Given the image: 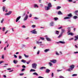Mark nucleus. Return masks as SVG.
<instances>
[{
	"label": "nucleus",
	"instance_id": "79ce46f5",
	"mask_svg": "<svg viewBox=\"0 0 78 78\" xmlns=\"http://www.w3.org/2000/svg\"><path fill=\"white\" fill-rule=\"evenodd\" d=\"M56 55L58 56L59 55V53H58V52H56Z\"/></svg>",
	"mask_w": 78,
	"mask_h": 78
},
{
	"label": "nucleus",
	"instance_id": "69168bd1",
	"mask_svg": "<svg viewBox=\"0 0 78 78\" xmlns=\"http://www.w3.org/2000/svg\"><path fill=\"white\" fill-rule=\"evenodd\" d=\"M34 19H38V18L37 17H35Z\"/></svg>",
	"mask_w": 78,
	"mask_h": 78
},
{
	"label": "nucleus",
	"instance_id": "423d86ee",
	"mask_svg": "<svg viewBox=\"0 0 78 78\" xmlns=\"http://www.w3.org/2000/svg\"><path fill=\"white\" fill-rule=\"evenodd\" d=\"M36 29H34L32 31V34H37V31H35Z\"/></svg>",
	"mask_w": 78,
	"mask_h": 78
},
{
	"label": "nucleus",
	"instance_id": "dca6fc26",
	"mask_svg": "<svg viewBox=\"0 0 78 78\" xmlns=\"http://www.w3.org/2000/svg\"><path fill=\"white\" fill-rule=\"evenodd\" d=\"M5 9H6V7L5 6H3L2 8V9L4 12L5 11Z\"/></svg>",
	"mask_w": 78,
	"mask_h": 78
},
{
	"label": "nucleus",
	"instance_id": "39448f33",
	"mask_svg": "<svg viewBox=\"0 0 78 78\" xmlns=\"http://www.w3.org/2000/svg\"><path fill=\"white\" fill-rule=\"evenodd\" d=\"M12 13V12L9 11L8 13H7L5 14V16H8L9 15H10Z\"/></svg>",
	"mask_w": 78,
	"mask_h": 78
},
{
	"label": "nucleus",
	"instance_id": "58836bf2",
	"mask_svg": "<svg viewBox=\"0 0 78 78\" xmlns=\"http://www.w3.org/2000/svg\"><path fill=\"white\" fill-rule=\"evenodd\" d=\"M23 75H24V73H21V74H20V76H22Z\"/></svg>",
	"mask_w": 78,
	"mask_h": 78
},
{
	"label": "nucleus",
	"instance_id": "49530a36",
	"mask_svg": "<svg viewBox=\"0 0 78 78\" xmlns=\"http://www.w3.org/2000/svg\"><path fill=\"white\" fill-rule=\"evenodd\" d=\"M32 27H33V28H34L35 27H36V26L35 25H33L32 26Z\"/></svg>",
	"mask_w": 78,
	"mask_h": 78
},
{
	"label": "nucleus",
	"instance_id": "393cba45",
	"mask_svg": "<svg viewBox=\"0 0 78 78\" xmlns=\"http://www.w3.org/2000/svg\"><path fill=\"white\" fill-rule=\"evenodd\" d=\"M60 8H61V7L59 6H58L57 7V9H60Z\"/></svg>",
	"mask_w": 78,
	"mask_h": 78
},
{
	"label": "nucleus",
	"instance_id": "cd10ccee",
	"mask_svg": "<svg viewBox=\"0 0 78 78\" xmlns=\"http://www.w3.org/2000/svg\"><path fill=\"white\" fill-rule=\"evenodd\" d=\"M70 17H65L64 18V20H65V19H70Z\"/></svg>",
	"mask_w": 78,
	"mask_h": 78
},
{
	"label": "nucleus",
	"instance_id": "5701e85b",
	"mask_svg": "<svg viewBox=\"0 0 78 78\" xmlns=\"http://www.w3.org/2000/svg\"><path fill=\"white\" fill-rule=\"evenodd\" d=\"M33 74H34V75H36L37 76L38 75V74L36 73H33Z\"/></svg>",
	"mask_w": 78,
	"mask_h": 78
},
{
	"label": "nucleus",
	"instance_id": "412c9836",
	"mask_svg": "<svg viewBox=\"0 0 78 78\" xmlns=\"http://www.w3.org/2000/svg\"><path fill=\"white\" fill-rule=\"evenodd\" d=\"M39 8V6H37V4H34V8Z\"/></svg>",
	"mask_w": 78,
	"mask_h": 78
},
{
	"label": "nucleus",
	"instance_id": "473e14b6",
	"mask_svg": "<svg viewBox=\"0 0 78 78\" xmlns=\"http://www.w3.org/2000/svg\"><path fill=\"white\" fill-rule=\"evenodd\" d=\"M49 66H53V64H52V63L51 62H49Z\"/></svg>",
	"mask_w": 78,
	"mask_h": 78
},
{
	"label": "nucleus",
	"instance_id": "4d7b16f0",
	"mask_svg": "<svg viewBox=\"0 0 78 78\" xmlns=\"http://www.w3.org/2000/svg\"><path fill=\"white\" fill-rule=\"evenodd\" d=\"M31 16H32V15L31 14H30V15H29V17H31Z\"/></svg>",
	"mask_w": 78,
	"mask_h": 78
},
{
	"label": "nucleus",
	"instance_id": "0e129e2a",
	"mask_svg": "<svg viewBox=\"0 0 78 78\" xmlns=\"http://www.w3.org/2000/svg\"><path fill=\"white\" fill-rule=\"evenodd\" d=\"M4 78H6V76L5 75H4V76H3Z\"/></svg>",
	"mask_w": 78,
	"mask_h": 78
},
{
	"label": "nucleus",
	"instance_id": "603ef678",
	"mask_svg": "<svg viewBox=\"0 0 78 78\" xmlns=\"http://www.w3.org/2000/svg\"><path fill=\"white\" fill-rule=\"evenodd\" d=\"M54 74H53V73H52V75H51V76L52 77H53V75H54Z\"/></svg>",
	"mask_w": 78,
	"mask_h": 78
},
{
	"label": "nucleus",
	"instance_id": "052dcab7",
	"mask_svg": "<svg viewBox=\"0 0 78 78\" xmlns=\"http://www.w3.org/2000/svg\"><path fill=\"white\" fill-rule=\"evenodd\" d=\"M61 71V70H57V71L58 72H60Z\"/></svg>",
	"mask_w": 78,
	"mask_h": 78
},
{
	"label": "nucleus",
	"instance_id": "de8ad7c7",
	"mask_svg": "<svg viewBox=\"0 0 78 78\" xmlns=\"http://www.w3.org/2000/svg\"><path fill=\"white\" fill-rule=\"evenodd\" d=\"M23 68H26V66L25 65L23 66Z\"/></svg>",
	"mask_w": 78,
	"mask_h": 78
},
{
	"label": "nucleus",
	"instance_id": "37998d69",
	"mask_svg": "<svg viewBox=\"0 0 78 78\" xmlns=\"http://www.w3.org/2000/svg\"><path fill=\"white\" fill-rule=\"evenodd\" d=\"M4 21V19H3L1 21V23H2L3 22V21Z\"/></svg>",
	"mask_w": 78,
	"mask_h": 78
},
{
	"label": "nucleus",
	"instance_id": "a19ab883",
	"mask_svg": "<svg viewBox=\"0 0 78 78\" xmlns=\"http://www.w3.org/2000/svg\"><path fill=\"white\" fill-rule=\"evenodd\" d=\"M39 53H40V51H38L37 53V55H39Z\"/></svg>",
	"mask_w": 78,
	"mask_h": 78
},
{
	"label": "nucleus",
	"instance_id": "f8f14e48",
	"mask_svg": "<svg viewBox=\"0 0 78 78\" xmlns=\"http://www.w3.org/2000/svg\"><path fill=\"white\" fill-rule=\"evenodd\" d=\"M68 17H72V13H69L67 15Z\"/></svg>",
	"mask_w": 78,
	"mask_h": 78
},
{
	"label": "nucleus",
	"instance_id": "6ab92c4d",
	"mask_svg": "<svg viewBox=\"0 0 78 78\" xmlns=\"http://www.w3.org/2000/svg\"><path fill=\"white\" fill-rule=\"evenodd\" d=\"M68 35H71V36H73V33H70L68 34Z\"/></svg>",
	"mask_w": 78,
	"mask_h": 78
},
{
	"label": "nucleus",
	"instance_id": "4c0bfd02",
	"mask_svg": "<svg viewBox=\"0 0 78 78\" xmlns=\"http://www.w3.org/2000/svg\"><path fill=\"white\" fill-rule=\"evenodd\" d=\"M5 27H4L2 28V31H5Z\"/></svg>",
	"mask_w": 78,
	"mask_h": 78
},
{
	"label": "nucleus",
	"instance_id": "4be33fe9",
	"mask_svg": "<svg viewBox=\"0 0 78 78\" xmlns=\"http://www.w3.org/2000/svg\"><path fill=\"white\" fill-rule=\"evenodd\" d=\"M36 70L35 69H31V70H30V72H35Z\"/></svg>",
	"mask_w": 78,
	"mask_h": 78
},
{
	"label": "nucleus",
	"instance_id": "bb28decb",
	"mask_svg": "<svg viewBox=\"0 0 78 78\" xmlns=\"http://www.w3.org/2000/svg\"><path fill=\"white\" fill-rule=\"evenodd\" d=\"M59 42L60 43V44H65V42L64 41H59Z\"/></svg>",
	"mask_w": 78,
	"mask_h": 78
},
{
	"label": "nucleus",
	"instance_id": "864d4df0",
	"mask_svg": "<svg viewBox=\"0 0 78 78\" xmlns=\"http://www.w3.org/2000/svg\"><path fill=\"white\" fill-rule=\"evenodd\" d=\"M40 7H42L43 6V5L42 4H40Z\"/></svg>",
	"mask_w": 78,
	"mask_h": 78
},
{
	"label": "nucleus",
	"instance_id": "9d476101",
	"mask_svg": "<svg viewBox=\"0 0 78 78\" xmlns=\"http://www.w3.org/2000/svg\"><path fill=\"white\" fill-rule=\"evenodd\" d=\"M46 39L48 41H51L50 38L48 37H46Z\"/></svg>",
	"mask_w": 78,
	"mask_h": 78
},
{
	"label": "nucleus",
	"instance_id": "e2e57ef3",
	"mask_svg": "<svg viewBox=\"0 0 78 78\" xmlns=\"http://www.w3.org/2000/svg\"><path fill=\"white\" fill-rule=\"evenodd\" d=\"M69 2H72V0H69Z\"/></svg>",
	"mask_w": 78,
	"mask_h": 78
},
{
	"label": "nucleus",
	"instance_id": "774afa93",
	"mask_svg": "<svg viewBox=\"0 0 78 78\" xmlns=\"http://www.w3.org/2000/svg\"><path fill=\"white\" fill-rule=\"evenodd\" d=\"M25 14H26V13H24L23 16H25Z\"/></svg>",
	"mask_w": 78,
	"mask_h": 78
},
{
	"label": "nucleus",
	"instance_id": "0eeeda50",
	"mask_svg": "<svg viewBox=\"0 0 78 78\" xmlns=\"http://www.w3.org/2000/svg\"><path fill=\"white\" fill-rule=\"evenodd\" d=\"M28 18V16L27 15H26V16L25 17L24 19V20L25 21V20H27V19Z\"/></svg>",
	"mask_w": 78,
	"mask_h": 78
},
{
	"label": "nucleus",
	"instance_id": "09e8293b",
	"mask_svg": "<svg viewBox=\"0 0 78 78\" xmlns=\"http://www.w3.org/2000/svg\"><path fill=\"white\" fill-rule=\"evenodd\" d=\"M25 68H23L22 70H21V71H22V72H23V71H24V70H25Z\"/></svg>",
	"mask_w": 78,
	"mask_h": 78
},
{
	"label": "nucleus",
	"instance_id": "2eb2a0df",
	"mask_svg": "<svg viewBox=\"0 0 78 78\" xmlns=\"http://www.w3.org/2000/svg\"><path fill=\"white\" fill-rule=\"evenodd\" d=\"M58 15H60L61 14H62V13L61 12V11H59L58 12Z\"/></svg>",
	"mask_w": 78,
	"mask_h": 78
},
{
	"label": "nucleus",
	"instance_id": "7ed1b4c3",
	"mask_svg": "<svg viewBox=\"0 0 78 78\" xmlns=\"http://www.w3.org/2000/svg\"><path fill=\"white\" fill-rule=\"evenodd\" d=\"M32 68L35 69H36V66H37V64L36 63H33L32 64Z\"/></svg>",
	"mask_w": 78,
	"mask_h": 78
},
{
	"label": "nucleus",
	"instance_id": "4468645a",
	"mask_svg": "<svg viewBox=\"0 0 78 78\" xmlns=\"http://www.w3.org/2000/svg\"><path fill=\"white\" fill-rule=\"evenodd\" d=\"M13 63H14V64H17V61L16 60H13Z\"/></svg>",
	"mask_w": 78,
	"mask_h": 78
},
{
	"label": "nucleus",
	"instance_id": "5fc2aeb1",
	"mask_svg": "<svg viewBox=\"0 0 78 78\" xmlns=\"http://www.w3.org/2000/svg\"><path fill=\"white\" fill-rule=\"evenodd\" d=\"M62 28V27H58V29H61V28Z\"/></svg>",
	"mask_w": 78,
	"mask_h": 78
},
{
	"label": "nucleus",
	"instance_id": "f03ea898",
	"mask_svg": "<svg viewBox=\"0 0 78 78\" xmlns=\"http://www.w3.org/2000/svg\"><path fill=\"white\" fill-rule=\"evenodd\" d=\"M52 6L51 3H49L48 4V6L47 7V9H46V10H48L50 9V8H51Z\"/></svg>",
	"mask_w": 78,
	"mask_h": 78
},
{
	"label": "nucleus",
	"instance_id": "8fccbe9b",
	"mask_svg": "<svg viewBox=\"0 0 78 78\" xmlns=\"http://www.w3.org/2000/svg\"><path fill=\"white\" fill-rule=\"evenodd\" d=\"M38 78H44L42 77H41V76H39L38 77Z\"/></svg>",
	"mask_w": 78,
	"mask_h": 78
},
{
	"label": "nucleus",
	"instance_id": "9b49d317",
	"mask_svg": "<svg viewBox=\"0 0 78 78\" xmlns=\"http://www.w3.org/2000/svg\"><path fill=\"white\" fill-rule=\"evenodd\" d=\"M50 72V70H49L48 69H47L46 70V73H48Z\"/></svg>",
	"mask_w": 78,
	"mask_h": 78
},
{
	"label": "nucleus",
	"instance_id": "c756f323",
	"mask_svg": "<svg viewBox=\"0 0 78 78\" xmlns=\"http://www.w3.org/2000/svg\"><path fill=\"white\" fill-rule=\"evenodd\" d=\"M62 34H61L58 37V38H60V37L62 36Z\"/></svg>",
	"mask_w": 78,
	"mask_h": 78
},
{
	"label": "nucleus",
	"instance_id": "ddd939ff",
	"mask_svg": "<svg viewBox=\"0 0 78 78\" xmlns=\"http://www.w3.org/2000/svg\"><path fill=\"white\" fill-rule=\"evenodd\" d=\"M64 32H65V30L63 29H62V32L61 34H63V33H64Z\"/></svg>",
	"mask_w": 78,
	"mask_h": 78
},
{
	"label": "nucleus",
	"instance_id": "7c9ffc66",
	"mask_svg": "<svg viewBox=\"0 0 78 78\" xmlns=\"http://www.w3.org/2000/svg\"><path fill=\"white\" fill-rule=\"evenodd\" d=\"M51 26H53V22H52L50 23Z\"/></svg>",
	"mask_w": 78,
	"mask_h": 78
},
{
	"label": "nucleus",
	"instance_id": "a18cd8bd",
	"mask_svg": "<svg viewBox=\"0 0 78 78\" xmlns=\"http://www.w3.org/2000/svg\"><path fill=\"white\" fill-rule=\"evenodd\" d=\"M60 78H64V77L62 76H59Z\"/></svg>",
	"mask_w": 78,
	"mask_h": 78
},
{
	"label": "nucleus",
	"instance_id": "3c124183",
	"mask_svg": "<svg viewBox=\"0 0 78 78\" xmlns=\"http://www.w3.org/2000/svg\"><path fill=\"white\" fill-rule=\"evenodd\" d=\"M2 58L4 59V55H2Z\"/></svg>",
	"mask_w": 78,
	"mask_h": 78
},
{
	"label": "nucleus",
	"instance_id": "1a4fd4ad",
	"mask_svg": "<svg viewBox=\"0 0 78 78\" xmlns=\"http://www.w3.org/2000/svg\"><path fill=\"white\" fill-rule=\"evenodd\" d=\"M37 44H40V45H41V44L42 43V41L39 42L37 41H36Z\"/></svg>",
	"mask_w": 78,
	"mask_h": 78
},
{
	"label": "nucleus",
	"instance_id": "bf43d9fd",
	"mask_svg": "<svg viewBox=\"0 0 78 78\" xmlns=\"http://www.w3.org/2000/svg\"><path fill=\"white\" fill-rule=\"evenodd\" d=\"M22 58V56H19V59H21Z\"/></svg>",
	"mask_w": 78,
	"mask_h": 78
},
{
	"label": "nucleus",
	"instance_id": "c9c22d12",
	"mask_svg": "<svg viewBox=\"0 0 78 78\" xmlns=\"http://www.w3.org/2000/svg\"><path fill=\"white\" fill-rule=\"evenodd\" d=\"M40 39H41V40H44V38L42 37H40Z\"/></svg>",
	"mask_w": 78,
	"mask_h": 78
},
{
	"label": "nucleus",
	"instance_id": "a211bd4d",
	"mask_svg": "<svg viewBox=\"0 0 78 78\" xmlns=\"http://www.w3.org/2000/svg\"><path fill=\"white\" fill-rule=\"evenodd\" d=\"M49 50H50L49 49H45L44 50V52H45V53H46V52H47V51H49Z\"/></svg>",
	"mask_w": 78,
	"mask_h": 78
},
{
	"label": "nucleus",
	"instance_id": "c03bdc74",
	"mask_svg": "<svg viewBox=\"0 0 78 78\" xmlns=\"http://www.w3.org/2000/svg\"><path fill=\"white\" fill-rule=\"evenodd\" d=\"M4 62V61H0V64H2V63H3Z\"/></svg>",
	"mask_w": 78,
	"mask_h": 78
},
{
	"label": "nucleus",
	"instance_id": "ea45409f",
	"mask_svg": "<svg viewBox=\"0 0 78 78\" xmlns=\"http://www.w3.org/2000/svg\"><path fill=\"white\" fill-rule=\"evenodd\" d=\"M14 58H17V56L16 55H14Z\"/></svg>",
	"mask_w": 78,
	"mask_h": 78
},
{
	"label": "nucleus",
	"instance_id": "a878e982",
	"mask_svg": "<svg viewBox=\"0 0 78 78\" xmlns=\"http://www.w3.org/2000/svg\"><path fill=\"white\" fill-rule=\"evenodd\" d=\"M21 61V62H23L24 63H25V62H26V61L24 60H22Z\"/></svg>",
	"mask_w": 78,
	"mask_h": 78
},
{
	"label": "nucleus",
	"instance_id": "13d9d810",
	"mask_svg": "<svg viewBox=\"0 0 78 78\" xmlns=\"http://www.w3.org/2000/svg\"><path fill=\"white\" fill-rule=\"evenodd\" d=\"M13 71H14V70H13V69H12L11 71H9V72H13Z\"/></svg>",
	"mask_w": 78,
	"mask_h": 78
},
{
	"label": "nucleus",
	"instance_id": "6e6d98bb",
	"mask_svg": "<svg viewBox=\"0 0 78 78\" xmlns=\"http://www.w3.org/2000/svg\"><path fill=\"white\" fill-rule=\"evenodd\" d=\"M7 70H11V68H8L7 69Z\"/></svg>",
	"mask_w": 78,
	"mask_h": 78
},
{
	"label": "nucleus",
	"instance_id": "f257e3e1",
	"mask_svg": "<svg viewBox=\"0 0 78 78\" xmlns=\"http://www.w3.org/2000/svg\"><path fill=\"white\" fill-rule=\"evenodd\" d=\"M70 68L67 70V71H69V72H70L71 70H73V69H74V68L75 67V66H74V65H73L70 66Z\"/></svg>",
	"mask_w": 78,
	"mask_h": 78
},
{
	"label": "nucleus",
	"instance_id": "f3484780",
	"mask_svg": "<svg viewBox=\"0 0 78 78\" xmlns=\"http://www.w3.org/2000/svg\"><path fill=\"white\" fill-rule=\"evenodd\" d=\"M77 18H78V16H74L73 17V18L74 19H77Z\"/></svg>",
	"mask_w": 78,
	"mask_h": 78
},
{
	"label": "nucleus",
	"instance_id": "72a5a7b5",
	"mask_svg": "<svg viewBox=\"0 0 78 78\" xmlns=\"http://www.w3.org/2000/svg\"><path fill=\"white\" fill-rule=\"evenodd\" d=\"M58 18H57V17H55L54 18V20H58Z\"/></svg>",
	"mask_w": 78,
	"mask_h": 78
},
{
	"label": "nucleus",
	"instance_id": "20e7f679",
	"mask_svg": "<svg viewBox=\"0 0 78 78\" xmlns=\"http://www.w3.org/2000/svg\"><path fill=\"white\" fill-rule=\"evenodd\" d=\"M50 62H52L53 64H55L56 62V60L55 59H53L52 60H50Z\"/></svg>",
	"mask_w": 78,
	"mask_h": 78
},
{
	"label": "nucleus",
	"instance_id": "c85d7f7f",
	"mask_svg": "<svg viewBox=\"0 0 78 78\" xmlns=\"http://www.w3.org/2000/svg\"><path fill=\"white\" fill-rule=\"evenodd\" d=\"M55 31L56 32H57L55 33V34H59V31L56 30Z\"/></svg>",
	"mask_w": 78,
	"mask_h": 78
},
{
	"label": "nucleus",
	"instance_id": "6e6552de",
	"mask_svg": "<svg viewBox=\"0 0 78 78\" xmlns=\"http://www.w3.org/2000/svg\"><path fill=\"white\" fill-rule=\"evenodd\" d=\"M21 17V16H19L18 18H17V19L16 20V22H18V21L19 20V19H20Z\"/></svg>",
	"mask_w": 78,
	"mask_h": 78
},
{
	"label": "nucleus",
	"instance_id": "aec40b11",
	"mask_svg": "<svg viewBox=\"0 0 78 78\" xmlns=\"http://www.w3.org/2000/svg\"><path fill=\"white\" fill-rule=\"evenodd\" d=\"M24 55L25 58H28V57H29V55H27L25 54H24Z\"/></svg>",
	"mask_w": 78,
	"mask_h": 78
},
{
	"label": "nucleus",
	"instance_id": "338daca9",
	"mask_svg": "<svg viewBox=\"0 0 78 78\" xmlns=\"http://www.w3.org/2000/svg\"><path fill=\"white\" fill-rule=\"evenodd\" d=\"M41 1H42V0H39V3H41Z\"/></svg>",
	"mask_w": 78,
	"mask_h": 78
},
{
	"label": "nucleus",
	"instance_id": "f704fd0d",
	"mask_svg": "<svg viewBox=\"0 0 78 78\" xmlns=\"http://www.w3.org/2000/svg\"><path fill=\"white\" fill-rule=\"evenodd\" d=\"M73 76H77V74H74L72 75Z\"/></svg>",
	"mask_w": 78,
	"mask_h": 78
},
{
	"label": "nucleus",
	"instance_id": "680f3d73",
	"mask_svg": "<svg viewBox=\"0 0 78 78\" xmlns=\"http://www.w3.org/2000/svg\"><path fill=\"white\" fill-rule=\"evenodd\" d=\"M22 27L23 28H26V27L24 25H23Z\"/></svg>",
	"mask_w": 78,
	"mask_h": 78
},
{
	"label": "nucleus",
	"instance_id": "e433bc0d",
	"mask_svg": "<svg viewBox=\"0 0 78 78\" xmlns=\"http://www.w3.org/2000/svg\"><path fill=\"white\" fill-rule=\"evenodd\" d=\"M78 12V10H76L74 12L75 14H76V13Z\"/></svg>",
	"mask_w": 78,
	"mask_h": 78
},
{
	"label": "nucleus",
	"instance_id": "2f4dec72",
	"mask_svg": "<svg viewBox=\"0 0 78 78\" xmlns=\"http://www.w3.org/2000/svg\"><path fill=\"white\" fill-rule=\"evenodd\" d=\"M71 30V29H69L68 30V33H69L70 32V31Z\"/></svg>",
	"mask_w": 78,
	"mask_h": 78
},
{
	"label": "nucleus",
	"instance_id": "b1692460",
	"mask_svg": "<svg viewBox=\"0 0 78 78\" xmlns=\"http://www.w3.org/2000/svg\"><path fill=\"white\" fill-rule=\"evenodd\" d=\"M43 69H45V67H41L40 68V70H42Z\"/></svg>",
	"mask_w": 78,
	"mask_h": 78
}]
</instances>
